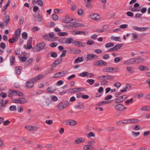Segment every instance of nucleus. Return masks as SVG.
I'll return each instance as SVG.
<instances>
[{"instance_id":"f257e3e1","label":"nucleus","mask_w":150,"mask_h":150,"mask_svg":"<svg viewBox=\"0 0 150 150\" xmlns=\"http://www.w3.org/2000/svg\"><path fill=\"white\" fill-rule=\"evenodd\" d=\"M44 76L42 74L39 75L36 77L33 78L30 81H27L25 84V88H31L34 86V83L38 80L42 78Z\"/></svg>"},{"instance_id":"f03ea898","label":"nucleus","mask_w":150,"mask_h":150,"mask_svg":"<svg viewBox=\"0 0 150 150\" xmlns=\"http://www.w3.org/2000/svg\"><path fill=\"white\" fill-rule=\"evenodd\" d=\"M69 104V102L63 101L58 104L57 108L59 110H63L67 107Z\"/></svg>"},{"instance_id":"7ed1b4c3","label":"nucleus","mask_w":150,"mask_h":150,"mask_svg":"<svg viewBox=\"0 0 150 150\" xmlns=\"http://www.w3.org/2000/svg\"><path fill=\"white\" fill-rule=\"evenodd\" d=\"M115 110L117 112H122L127 109V108L122 104H118L114 106Z\"/></svg>"},{"instance_id":"20e7f679","label":"nucleus","mask_w":150,"mask_h":150,"mask_svg":"<svg viewBox=\"0 0 150 150\" xmlns=\"http://www.w3.org/2000/svg\"><path fill=\"white\" fill-rule=\"evenodd\" d=\"M28 101L27 99H25L23 98H15L12 100V102L16 103L24 104L27 103Z\"/></svg>"},{"instance_id":"39448f33","label":"nucleus","mask_w":150,"mask_h":150,"mask_svg":"<svg viewBox=\"0 0 150 150\" xmlns=\"http://www.w3.org/2000/svg\"><path fill=\"white\" fill-rule=\"evenodd\" d=\"M67 74V71H64L61 72H58L54 74V78H57L62 77L65 76Z\"/></svg>"},{"instance_id":"423d86ee","label":"nucleus","mask_w":150,"mask_h":150,"mask_svg":"<svg viewBox=\"0 0 150 150\" xmlns=\"http://www.w3.org/2000/svg\"><path fill=\"white\" fill-rule=\"evenodd\" d=\"M107 64V63L103 60H98L94 63L96 66H105Z\"/></svg>"},{"instance_id":"0eeeda50","label":"nucleus","mask_w":150,"mask_h":150,"mask_svg":"<svg viewBox=\"0 0 150 150\" xmlns=\"http://www.w3.org/2000/svg\"><path fill=\"white\" fill-rule=\"evenodd\" d=\"M90 17L92 19L96 21H98L101 19L100 15L97 13H91L90 14Z\"/></svg>"},{"instance_id":"6e6552de","label":"nucleus","mask_w":150,"mask_h":150,"mask_svg":"<svg viewBox=\"0 0 150 150\" xmlns=\"http://www.w3.org/2000/svg\"><path fill=\"white\" fill-rule=\"evenodd\" d=\"M32 38L31 37L29 38L28 40L27 41V45H24L23 46L24 48L28 50L31 49L32 48Z\"/></svg>"},{"instance_id":"1a4fd4ad","label":"nucleus","mask_w":150,"mask_h":150,"mask_svg":"<svg viewBox=\"0 0 150 150\" xmlns=\"http://www.w3.org/2000/svg\"><path fill=\"white\" fill-rule=\"evenodd\" d=\"M11 94L13 96H23L24 94L22 93L19 92L18 90H11L10 91Z\"/></svg>"},{"instance_id":"9d476101","label":"nucleus","mask_w":150,"mask_h":150,"mask_svg":"<svg viewBox=\"0 0 150 150\" xmlns=\"http://www.w3.org/2000/svg\"><path fill=\"white\" fill-rule=\"evenodd\" d=\"M87 60H92L98 58V56L92 54H88L87 55Z\"/></svg>"},{"instance_id":"9b49d317","label":"nucleus","mask_w":150,"mask_h":150,"mask_svg":"<svg viewBox=\"0 0 150 150\" xmlns=\"http://www.w3.org/2000/svg\"><path fill=\"white\" fill-rule=\"evenodd\" d=\"M65 17V18H64L62 20L65 23H69L71 21H74V19L70 18L68 15L66 16Z\"/></svg>"},{"instance_id":"f8f14e48","label":"nucleus","mask_w":150,"mask_h":150,"mask_svg":"<svg viewBox=\"0 0 150 150\" xmlns=\"http://www.w3.org/2000/svg\"><path fill=\"white\" fill-rule=\"evenodd\" d=\"M85 141V139L83 137L78 138L75 141L74 143L75 144H78L84 142Z\"/></svg>"},{"instance_id":"ddd939ff","label":"nucleus","mask_w":150,"mask_h":150,"mask_svg":"<svg viewBox=\"0 0 150 150\" xmlns=\"http://www.w3.org/2000/svg\"><path fill=\"white\" fill-rule=\"evenodd\" d=\"M25 128L30 131H35L38 129V127L36 126H28L25 127Z\"/></svg>"},{"instance_id":"4468645a","label":"nucleus","mask_w":150,"mask_h":150,"mask_svg":"<svg viewBox=\"0 0 150 150\" xmlns=\"http://www.w3.org/2000/svg\"><path fill=\"white\" fill-rule=\"evenodd\" d=\"M45 43L41 42L39 43L37 45V46L39 50H40V51L43 49L45 46Z\"/></svg>"},{"instance_id":"2eb2a0df","label":"nucleus","mask_w":150,"mask_h":150,"mask_svg":"<svg viewBox=\"0 0 150 150\" xmlns=\"http://www.w3.org/2000/svg\"><path fill=\"white\" fill-rule=\"evenodd\" d=\"M57 90L56 88H53L52 86H50L47 89V93H50L54 92Z\"/></svg>"},{"instance_id":"dca6fc26","label":"nucleus","mask_w":150,"mask_h":150,"mask_svg":"<svg viewBox=\"0 0 150 150\" xmlns=\"http://www.w3.org/2000/svg\"><path fill=\"white\" fill-rule=\"evenodd\" d=\"M21 32V29L20 28H18L15 32V33L14 35V37L18 39L20 35Z\"/></svg>"},{"instance_id":"f3484780","label":"nucleus","mask_w":150,"mask_h":150,"mask_svg":"<svg viewBox=\"0 0 150 150\" xmlns=\"http://www.w3.org/2000/svg\"><path fill=\"white\" fill-rule=\"evenodd\" d=\"M128 123H134L139 122L140 120L137 119H128Z\"/></svg>"},{"instance_id":"a211bd4d","label":"nucleus","mask_w":150,"mask_h":150,"mask_svg":"<svg viewBox=\"0 0 150 150\" xmlns=\"http://www.w3.org/2000/svg\"><path fill=\"white\" fill-rule=\"evenodd\" d=\"M114 70V68L112 67H107L104 69V71L105 72H112Z\"/></svg>"},{"instance_id":"6ab92c4d","label":"nucleus","mask_w":150,"mask_h":150,"mask_svg":"<svg viewBox=\"0 0 150 150\" xmlns=\"http://www.w3.org/2000/svg\"><path fill=\"white\" fill-rule=\"evenodd\" d=\"M135 60V63H138L139 62H142L144 60V59L143 58H141L139 57H138L137 58H134Z\"/></svg>"},{"instance_id":"aec40b11","label":"nucleus","mask_w":150,"mask_h":150,"mask_svg":"<svg viewBox=\"0 0 150 150\" xmlns=\"http://www.w3.org/2000/svg\"><path fill=\"white\" fill-rule=\"evenodd\" d=\"M84 57H78L74 61V63H78L80 62L83 61L84 60Z\"/></svg>"},{"instance_id":"412c9836","label":"nucleus","mask_w":150,"mask_h":150,"mask_svg":"<svg viewBox=\"0 0 150 150\" xmlns=\"http://www.w3.org/2000/svg\"><path fill=\"white\" fill-rule=\"evenodd\" d=\"M83 149L85 150H92L93 147L91 145H85L83 147Z\"/></svg>"},{"instance_id":"4be33fe9","label":"nucleus","mask_w":150,"mask_h":150,"mask_svg":"<svg viewBox=\"0 0 150 150\" xmlns=\"http://www.w3.org/2000/svg\"><path fill=\"white\" fill-rule=\"evenodd\" d=\"M117 124L119 125H122L129 124L128 120H124L123 121H120L117 122Z\"/></svg>"},{"instance_id":"5701e85b","label":"nucleus","mask_w":150,"mask_h":150,"mask_svg":"<svg viewBox=\"0 0 150 150\" xmlns=\"http://www.w3.org/2000/svg\"><path fill=\"white\" fill-rule=\"evenodd\" d=\"M10 64L11 65H13L15 63V57L13 56H11L10 57Z\"/></svg>"},{"instance_id":"b1692460","label":"nucleus","mask_w":150,"mask_h":150,"mask_svg":"<svg viewBox=\"0 0 150 150\" xmlns=\"http://www.w3.org/2000/svg\"><path fill=\"white\" fill-rule=\"evenodd\" d=\"M22 68L20 67H16V73L19 75L20 74L21 72Z\"/></svg>"},{"instance_id":"393cba45","label":"nucleus","mask_w":150,"mask_h":150,"mask_svg":"<svg viewBox=\"0 0 150 150\" xmlns=\"http://www.w3.org/2000/svg\"><path fill=\"white\" fill-rule=\"evenodd\" d=\"M126 69L129 73L131 74L133 73L134 71V68L131 67H127Z\"/></svg>"},{"instance_id":"a878e982","label":"nucleus","mask_w":150,"mask_h":150,"mask_svg":"<svg viewBox=\"0 0 150 150\" xmlns=\"http://www.w3.org/2000/svg\"><path fill=\"white\" fill-rule=\"evenodd\" d=\"M105 80H109L113 79L114 77L112 75H105Z\"/></svg>"},{"instance_id":"bb28decb","label":"nucleus","mask_w":150,"mask_h":150,"mask_svg":"<svg viewBox=\"0 0 150 150\" xmlns=\"http://www.w3.org/2000/svg\"><path fill=\"white\" fill-rule=\"evenodd\" d=\"M62 59V58H59L56 59L53 63V64L56 65L55 67H56L61 62Z\"/></svg>"},{"instance_id":"cd10ccee","label":"nucleus","mask_w":150,"mask_h":150,"mask_svg":"<svg viewBox=\"0 0 150 150\" xmlns=\"http://www.w3.org/2000/svg\"><path fill=\"white\" fill-rule=\"evenodd\" d=\"M128 97V96L127 95H124L122 96L119 97V98H120V100L121 101V102H123L125 100L126 98Z\"/></svg>"},{"instance_id":"c85d7f7f","label":"nucleus","mask_w":150,"mask_h":150,"mask_svg":"<svg viewBox=\"0 0 150 150\" xmlns=\"http://www.w3.org/2000/svg\"><path fill=\"white\" fill-rule=\"evenodd\" d=\"M10 17L8 15H7L5 17L4 22L6 23V25L8 24L10 21Z\"/></svg>"},{"instance_id":"c756f323","label":"nucleus","mask_w":150,"mask_h":150,"mask_svg":"<svg viewBox=\"0 0 150 150\" xmlns=\"http://www.w3.org/2000/svg\"><path fill=\"white\" fill-rule=\"evenodd\" d=\"M123 46L122 44H119L115 45L114 47V49L115 50L120 49Z\"/></svg>"},{"instance_id":"7c9ffc66","label":"nucleus","mask_w":150,"mask_h":150,"mask_svg":"<svg viewBox=\"0 0 150 150\" xmlns=\"http://www.w3.org/2000/svg\"><path fill=\"white\" fill-rule=\"evenodd\" d=\"M18 38H16V37H14V38H12L11 39H9L8 40V42L10 43H13L17 41Z\"/></svg>"},{"instance_id":"2f4dec72","label":"nucleus","mask_w":150,"mask_h":150,"mask_svg":"<svg viewBox=\"0 0 150 150\" xmlns=\"http://www.w3.org/2000/svg\"><path fill=\"white\" fill-rule=\"evenodd\" d=\"M122 57H115L114 59V62L115 63H117L122 60Z\"/></svg>"},{"instance_id":"473e14b6","label":"nucleus","mask_w":150,"mask_h":150,"mask_svg":"<svg viewBox=\"0 0 150 150\" xmlns=\"http://www.w3.org/2000/svg\"><path fill=\"white\" fill-rule=\"evenodd\" d=\"M77 124V122L73 120H69V125L71 126H74Z\"/></svg>"},{"instance_id":"72a5a7b5","label":"nucleus","mask_w":150,"mask_h":150,"mask_svg":"<svg viewBox=\"0 0 150 150\" xmlns=\"http://www.w3.org/2000/svg\"><path fill=\"white\" fill-rule=\"evenodd\" d=\"M76 108L79 109H82L84 108V106L83 103H79V105L76 106Z\"/></svg>"},{"instance_id":"f704fd0d","label":"nucleus","mask_w":150,"mask_h":150,"mask_svg":"<svg viewBox=\"0 0 150 150\" xmlns=\"http://www.w3.org/2000/svg\"><path fill=\"white\" fill-rule=\"evenodd\" d=\"M88 74L89 73L88 72L84 71L80 74L79 75L81 76L84 77L88 76Z\"/></svg>"},{"instance_id":"c9c22d12","label":"nucleus","mask_w":150,"mask_h":150,"mask_svg":"<svg viewBox=\"0 0 150 150\" xmlns=\"http://www.w3.org/2000/svg\"><path fill=\"white\" fill-rule=\"evenodd\" d=\"M128 88H130L131 86L129 84H127L126 85V86L125 88H124L123 89L121 90V92H125Z\"/></svg>"},{"instance_id":"e433bc0d","label":"nucleus","mask_w":150,"mask_h":150,"mask_svg":"<svg viewBox=\"0 0 150 150\" xmlns=\"http://www.w3.org/2000/svg\"><path fill=\"white\" fill-rule=\"evenodd\" d=\"M66 43L70 44L72 43L73 41H74V40L72 38H66Z\"/></svg>"},{"instance_id":"4c0bfd02","label":"nucleus","mask_w":150,"mask_h":150,"mask_svg":"<svg viewBox=\"0 0 150 150\" xmlns=\"http://www.w3.org/2000/svg\"><path fill=\"white\" fill-rule=\"evenodd\" d=\"M9 110L11 111H16V108L15 105H11L9 107Z\"/></svg>"},{"instance_id":"58836bf2","label":"nucleus","mask_w":150,"mask_h":150,"mask_svg":"<svg viewBox=\"0 0 150 150\" xmlns=\"http://www.w3.org/2000/svg\"><path fill=\"white\" fill-rule=\"evenodd\" d=\"M87 136L88 138H90L91 137H95V134L93 132H91L87 134Z\"/></svg>"},{"instance_id":"ea45409f","label":"nucleus","mask_w":150,"mask_h":150,"mask_svg":"<svg viewBox=\"0 0 150 150\" xmlns=\"http://www.w3.org/2000/svg\"><path fill=\"white\" fill-rule=\"evenodd\" d=\"M140 110L142 111H149V106H144L141 107Z\"/></svg>"},{"instance_id":"a19ab883","label":"nucleus","mask_w":150,"mask_h":150,"mask_svg":"<svg viewBox=\"0 0 150 150\" xmlns=\"http://www.w3.org/2000/svg\"><path fill=\"white\" fill-rule=\"evenodd\" d=\"M95 81V80L92 79H88L86 81V82L88 83L90 85H92L94 83Z\"/></svg>"},{"instance_id":"79ce46f5","label":"nucleus","mask_w":150,"mask_h":150,"mask_svg":"<svg viewBox=\"0 0 150 150\" xmlns=\"http://www.w3.org/2000/svg\"><path fill=\"white\" fill-rule=\"evenodd\" d=\"M114 44L113 43L111 42H109L106 44L105 46L106 48H108L110 47H112L114 46Z\"/></svg>"},{"instance_id":"37998d69","label":"nucleus","mask_w":150,"mask_h":150,"mask_svg":"<svg viewBox=\"0 0 150 150\" xmlns=\"http://www.w3.org/2000/svg\"><path fill=\"white\" fill-rule=\"evenodd\" d=\"M70 25L72 27H75L79 26V24L75 22L71 23Z\"/></svg>"},{"instance_id":"c03bdc74","label":"nucleus","mask_w":150,"mask_h":150,"mask_svg":"<svg viewBox=\"0 0 150 150\" xmlns=\"http://www.w3.org/2000/svg\"><path fill=\"white\" fill-rule=\"evenodd\" d=\"M32 50L34 52H38L40 51L37 45L33 48Z\"/></svg>"},{"instance_id":"a18cd8bd","label":"nucleus","mask_w":150,"mask_h":150,"mask_svg":"<svg viewBox=\"0 0 150 150\" xmlns=\"http://www.w3.org/2000/svg\"><path fill=\"white\" fill-rule=\"evenodd\" d=\"M22 35L23 38L25 40L27 39L28 36V34L27 33L25 32L23 33Z\"/></svg>"},{"instance_id":"49530a36","label":"nucleus","mask_w":150,"mask_h":150,"mask_svg":"<svg viewBox=\"0 0 150 150\" xmlns=\"http://www.w3.org/2000/svg\"><path fill=\"white\" fill-rule=\"evenodd\" d=\"M68 34V33L67 32H59L58 33V35L59 36H64L67 35Z\"/></svg>"},{"instance_id":"de8ad7c7","label":"nucleus","mask_w":150,"mask_h":150,"mask_svg":"<svg viewBox=\"0 0 150 150\" xmlns=\"http://www.w3.org/2000/svg\"><path fill=\"white\" fill-rule=\"evenodd\" d=\"M52 19L54 20H57L58 19V16L55 14H53L52 15Z\"/></svg>"},{"instance_id":"09e8293b","label":"nucleus","mask_w":150,"mask_h":150,"mask_svg":"<svg viewBox=\"0 0 150 150\" xmlns=\"http://www.w3.org/2000/svg\"><path fill=\"white\" fill-rule=\"evenodd\" d=\"M144 95V94L142 93H141L140 94H137L135 96V97L137 98H139L141 97H142Z\"/></svg>"},{"instance_id":"8fccbe9b","label":"nucleus","mask_w":150,"mask_h":150,"mask_svg":"<svg viewBox=\"0 0 150 150\" xmlns=\"http://www.w3.org/2000/svg\"><path fill=\"white\" fill-rule=\"evenodd\" d=\"M88 143L89 145L92 146L94 145L96 143V141L94 140H91L88 141Z\"/></svg>"},{"instance_id":"3c124183","label":"nucleus","mask_w":150,"mask_h":150,"mask_svg":"<svg viewBox=\"0 0 150 150\" xmlns=\"http://www.w3.org/2000/svg\"><path fill=\"white\" fill-rule=\"evenodd\" d=\"M110 58V56L109 54H105L102 57V58L104 59H108Z\"/></svg>"},{"instance_id":"603ef678","label":"nucleus","mask_w":150,"mask_h":150,"mask_svg":"<svg viewBox=\"0 0 150 150\" xmlns=\"http://www.w3.org/2000/svg\"><path fill=\"white\" fill-rule=\"evenodd\" d=\"M71 93H78V91L77 88H73L71 89Z\"/></svg>"},{"instance_id":"864d4df0","label":"nucleus","mask_w":150,"mask_h":150,"mask_svg":"<svg viewBox=\"0 0 150 150\" xmlns=\"http://www.w3.org/2000/svg\"><path fill=\"white\" fill-rule=\"evenodd\" d=\"M78 14L79 15H82L83 14V11L81 9H79L77 11Z\"/></svg>"},{"instance_id":"5fc2aeb1","label":"nucleus","mask_w":150,"mask_h":150,"mask_svg":"<svg viewBox=\"0 0 150 150\" xmlns=\"http://www.w3.org/2000/svg\"><path fill=\"white\" fill-rule=\"evenodd\" d=\"M33 60L32 59H30L26 62L25 64L28 65L33 62Z\"/></svg>"},{"instance_id":"6e6d98bb","label":"nucleus","mask_w":150,"mask_h":150,"mask_svg":"<svg viewBox=\"0 0 150 150\" xmlns=\"http://www.w3.org/2000/svg\"><path fill=\"white\" fill-rule=\"evenodd\" d=\"M0 47L3 49H5L6 47L5 44L4 42L1 43L0 44Z\"/></svg>"},{"instance_id":"4d7b16f0","label":"nucleus","mask_w":150,"mask_h":150,"mask_svg":"<svg viewBox=\"0 0 150 150\" xmlns=\"http://www.w3.org/2000/svg\"><path fill=\"white\" fill-rule=\"evenodd\" d=\"M80 42L76 41V40H74L73 41V42L72 43L74 45L76 46H79V43H80Z\"/></svg>"},{"instance_id":"13d9d810","label":"nucleus","mask_w":150,"mask_h":150,"mask_svg":"<svg viewBox=\"0 0 150 150\" xmlns=\"http://www.w3.org/2000/svg\"><path fill=\"white\" fill-rule=\"evenodd\" d=\"M51 55L52 57L55 58L57 57V55L56 52H53L51 53Z\"/></svg>"},{"instance_id":"bf43d9fd","label":"nucleus","mask_w":150,"mask_h":150,"mask_svg":"<svg viewBox=\"0 0 150 150\" xmlns=\"http://www.w3.org/2000/svg\"><path fill=\"white\" fill-rule=\"evenodd\" d=\"M42 20V18L40 15L39 14H38L37 15V18L36 19V20L40 22Z\"/></svg>"},{"instance_id":"052dcab7","label":"nucleus","mask_w":150,"mask_h":150,"mask_svg":"<svg viewBox=\"0 0 150 150\" xmlns=\"http://www.w3.org/2000/svg\"><path fill=\"white\" fill-rule=\"evenodd\" d=\"M18 111L19 112H21L23 111V109L22 106H19L18 108Z\"/></svg>"},{"instance_id":"680f3d73","label":"nucleus","mask_w":150,"mask_h":150,"mask_svg":"<svg viewBox=\"0 0 150 150\" xmlns=\"http://www.w3.org/2000/svg\"><path fill=\"white\" fill-rule=\"evenodd\" d=\"M132 134L134 135L135 137H137L140 134V133L139 132H135L134 131H133L132 132Z\"/></svg>"},{"instance_id":"e2e57ef3","label":"nucleus","mask_w":150,"mask_h":150,"mask_svg":"<svg viewBox=\"0 0 150 150\" xmlns=\"http://www.w3.org/2000/svg\"><path fill=\"white\" fill-rule=\"evenodd\" d=\"M66 38H63L60 39L59 40V41L62 43H66Z\"/></svg>"},{"instance_id":"0e129e2a","label":"nucleus","mask_w":150,"mask_h":150,"mask_svg":"<svg viewBox=\"0 0 150 150\" xmlns=\"http://www.w3.org/2000/svg\"><path fill=\"white\" fill-rule=\"evenodd\" d=\"M43 37L46 40H49L51 38L50 37L49 35L47 34L44 35L43 36Z\"/></svg>"},{"instance_id":"69168bd1","label":"nucleus","mask_w":150,"mask_h":150,"mask_svg":"<svg viewBox=\"0 0 150 150\" xmlns=\"http://www.w3.org/2000/svg\"><path fill=\"white\" fill-rule=\"evenodd\" d=\"M120 38V37H115L113 36H112L110 38L111 40L115 41H117Z\"/></svg>"},{"instance_id":"338daca9","label":"nucleus","mask_w":150,"mask_h":150,"mask_svg":"<svg viewBox=\"0 0 150 150\" xmlns=\"http://www.w3.org/2000/svg\"><path fill=\"white\" fill-rule=\"evenodd\" d=\"M27 58L26 57H22L20 58V60L22 62H24L26 60Z\"/></svg>"},{"instance_id":"774afa93","label":"nucleus","mask_w":150,"mask_h":150,"mask_svg":"<svg viewBox=\"0 0 150 150\" xmlns=\"http://www.w3.org/2000/svg\"><path fill=\"white\" fill-rule=\"evenodd\" d=\"M58 99L57 97L55 96H52L51 98V100L53 101H57L58 100Z\"/></svg>"}]
</instances>
